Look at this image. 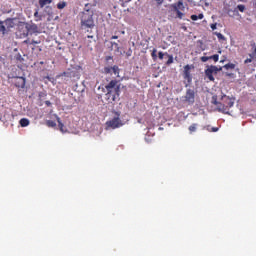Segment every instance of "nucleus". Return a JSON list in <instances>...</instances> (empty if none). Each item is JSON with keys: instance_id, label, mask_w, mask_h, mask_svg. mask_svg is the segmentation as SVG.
<instances>
[{"instance_id": "nucleus-48", "label": "nucleus", "mask_w": 256, "mask_h": 256, "mask_svg": "<svg viewBox=\"0 0 256 256\" xmlns=\"http://www.w3.org/2000/svg\"><path fill=\"white\" fill-rule=\"evenodd\" d=\"M255 53H256V48L254 49Z\"/></svg>"}, {"instance_id": "nucleus-33", "label": "nucleus", "mask_w": 256, "mask_h": 256, "mask_svg": "<svg viewBox=\"0 0 256 256\" xmlns=\"http://www.w3.org/2000/svg\"><path fill=\"white\" fill-rule=\"evenodd\" d=\"M211 29L212 31H215V29H217V24H211Z\"/></svg>"}, {"instance_id": "nucleus-26", "label": "nucleus", "mask_w": 256, "mask_h": 256, "mask_svg": "<svg viewBox=\"0 0 256 256\" xmlns=\"http://www.w3.org/2000/svg\"><path fill=\"white\" fill-rule=\"evenodd\" d=\"M58 9H65V2H60L57 5Z\"/></svg>"}, {"instance_id": "nucleus-29", "label": "nucleus", "mask_w": 256, "mask_h": 256, "mask_svg": "<svg viewBox=\"0 0 256 256\" xmlns=\"http://www.w3.org/2000/svg\"><path fill=\"white\" fill-rule=\"evenodd\" d=\"M104 73H112V67H105Z\"/></svg>"}, {"instance_id": "nucleus-10", "label": "nucleus", "mask_w": 256, "mask_h": 256, "mask_svg": "<svg viewBox=\"0 0 256 256\" xmlns=\"http://www.w3.org/2000/svg\"><path fill=\"white\" fill-rule=\"evenodd\" d=\"M80 49H81V45H79V44H77V43L71 44V47H70L71 53L75 54V53H77V51H79Z\"/></svg>"}, {"instance_id": "nucleus-8", "label": "nucleus", "mask_w": 256, "mask_h": 256, "mask_svg": "<svg viewBox=\"0 0 256 256\" xmlns=\"http://www.w3.org/2000/svg\"><path fill=\"white\" fill-rule=\"evenodd\" d=\"M108 127H112L113 129L119 128L123 125L119 117H115L113 120L107 122Z\"/></svg>"}, {"instance_id": "nucleus-39", "label": "nucleus", "mask_w": 256, "mask_h": 256, "mask_svg": "<svg viewBox=\"0 0 256 256\" xmlns=\"http://www.w3.org/2000/svg\"><path fill=\"white\" fill-rule=\"evenodd\" d=\"M217 131H219V129H212L213 133H217Z\"/></svg>"}, {"instance_id": "nucleus-38", "label": "nucleus", "mask_w": 256, "mask_h": 256, "mask_svg": "<svg viewBox=\"0 0 256 256\" xmlns=\"http://www.w3.org/2000/svg\"><path fill=\"white\" fill-rule=\"evenodd\" d=\"M197 128V125H192V126H190V129H196Z\"/></svg>"}, {"instance_id": "nucleus-5", "label": "nucleus", "mask_w": 256, "mask_h": 256, "mask_svg": "<svg viewBox=\"0 0 256 256\" xmlns=\"http://www.w3.org/2000/svg\"><path fill=\"white\" fill-rule=\"evenodd\" d=\"M83 93H85V85L83 83L76 84L74 89V99H79V97H83Z\"/></svg>"}, {"instance_id": "nucleus-45", "label": "nucleus", "mask_w": 256, "mask_h": 256, "mask_svg": "<svg viewBox=\"0 0 256 256\" xmlns=\"http://www.w3.org/2000/svg\"><path fill=\"white\" fill-rule=\"evenodd\" d=\"M88 37V39H93V36H87Z\"/></svg>"}, {"instance_id": "nucleus-25", "label": "nucleus", "mask_w": 256, "mask_h": 256, "mask_svg": "<svg viewBox=\"0 0 256 256\" xmlns=\"http://www.w3.org/2000/svg\"><path fill=\"white\" fill-rule=\"evenodd\" d=\"M201 61L203 62V63H207V61H209V59H211L210 57H207V56H202L201 58Z\"/></svg>"}, {"instance_id": "nucleus-37", "label": "nucleus", "mask_w": 256, "mask_h": 256, "mask_svg": "<svg viewBox=\"0 0 256 256\" xmlns=\"http://www.w3.org/2000/svg\"><path fill=\"white\" fill-rule=\"evenodd\" d=\"M251 61H252L251 58H248L245 60V63H251Z\"/></svg>"}, {"instance_id": "nucleus-1", "label": "nucleus", "mask_w": 256, "mask_h": 256, "mask_svg": "<svg viewBox=\"0 0 256 256\" xmlns=\"http://www.w3.org/2000/svg\"><path fill=\"white\" fill-rule=\"evenodd\" d=\"M235 104V100L227 95H221L220 102H218V110L221 113L229 115V108Z\"/></svg>"}, {"instance_id": "nucleus-50", "label": "nucleus", "mask_w": 256, "mask_h": 256, "mask_svg": "<svg viewBox=\"0 0 256 256\" xmlns=\"http://www.w3.org/2000/svg\"><path fill=\"white\" fill-rule=\"evenodd\" d=\"M150 132H147V135H149Z\"/></svg>"}, {"instance_id": "nucleus-27", "label": "nucleus", "mask_w": 256, "mask_h": 256, "mask_svg": "<svg viewBox=\"0 0 256 256\" xmlns=\"http://www.w3.org/2000/svg\"><path fill=\"white\" fill-rule=\"evenodd\" d=\"M237 9H239L241 11V13H243V11H245V5L240 4L237 6Z\"/></svg>"}, {"instance_id": "nucleus-41", "label": "nucleus", "mask_w": 256, "mask_h": 256, "mask_svg": "<svg viewBox=\"0 0 256 256\" xmlns=\"http://www.w3.org/2000/svg\"><path fill=\"white\" fill-rule=\"evenodd\" d=\"M112 39H119V36H112Z\"/></svg>"}, {"instance_id": "nucleus-18", "label": "nucleus", "mask_w": 256, "mask_h": 256, "mask_svg": "<svg viewBox=\"0 0 256 256\" xmlns=\"http://www.w3.org/2000/svg\"><path fill=\"white\" fill-rule=\"evenodd\" d=\"M175 7L178 8V11H180V9H185V6H183L182 2H178V4L173 5V10H175Z\"/></svg>"}, {"instance_id": "nucleus-36", "label": "nucleus", "mask_w": 256, "mask_h": 256, "mask_svg": "<svg viewBox=\"0 0 256 256\" xmlns=\"http://www.w3.org/2000/svg\"><path fill=\"white\" fill-rule=\"evenodd\" d=\"M155 53H157V50H154V51L152 52V57H157V55H156Z\"/></svg>"}, {"instance_id": "nucleus-28", "label": "nucleus", "mask_w": 256, "mask_h": 256, "mask_svg": "<svg viewBox=\"0 0 256 256\" xmlns=\"http://www.w3.org/2000/svg\"><path fill=\"white\" fill-rule=\"evenodd\" d=\"M188 3H191L192 5H198L200 0H187Z\"/></svg>"}, {"instance_id": "nucleus-23", "label": "nucleus", "mask_w": 256, "mask_h": 256, "mask_svg": "<svg viewBox=\"0 0 256 256\" xmlns=\"http://www.w3.org/2000/svg\"><path fill=\"white\" fill-rule=\"evenodd\" d=\"M47 126L48 127H55V122L53 120H48L47 121Z\"/></svg>"}, {"instance_id": "nucleus-2", "label": "nucleus", "mask_w": 256, "mask_h": 256, "mask_svg": "<svg viewBox=\"0 0 256 256\" xmlns=\"http://www.w3.org/2000/svg\"><path fill=\"white\" fill-rule=\"evenodd\" d=\"M82 27H88L91 29L92 27H95V22L93 21V14L87 10L82 14L81 18Z\"/></svg>"}, {"instance_id": "nucleus-47", "label": "nucleus", "mask_w": 256, "mask_h": 256, "mask_svg": "<svg viewBox=\"0 0 256 256\" xmlns=\"http://www.w3.org/2000/svg\"><path fill=\"white\" fill-rule=\"evenodd\" d=\"M220 63H225V60H221Z\"/></svg>"}, {"instance_id": "nucleus-15", "label": "nucleus", "mask_w": 256, "mask_h": 256, "mask_svg": "<svg viewBox=\"0 0 256 256\" xmlns=\"http://www.w3.org/2000/svg\"><path fill=\"white\" fill-rule=\"evenodd\" d=\"M189 69H191V67H190L189 65H186V66L184 67L185 79H189V76H190Z\"/></svg>"}, {"instance_id": "nucleus-43", "label": "nucleus", "mask_w": 256, "mask_h": 256, "mask_svg": "<svg viewBox=\"0 0 256 256\" xmlns=\"http://www.w3.org/2000/svg\"><path fill=\"white\" fill-rule=\"evenodd\" d=\"M39 15V12H35L34 17H37Z\"/></svg>"}, {"instance_id": "nucleus-13", "label": "nucleus", "mask_w": 256, "mask_h": 256, "mask_svg": "<svg viewBox=\"0 0 256 256\" xmlns=\"http://www.w3.org/2000/svg\"><path fill=\"white\" fill-rule=\"evenodd\" d=\"M20 126H21V127H29V119H27V118H22V119L20 120Z\"/></svg>"}, {"instance_id": "nucleus-4", "label": "nucleus", "mask_w": 256, "mask_h": 256, "mask_svg": "<svg viewBox=\"0 0 256 256\" xmlns=\"http://www.w3.org/2000/svg\"><path fill=\"white\" fill-rule=\"evenodd\" d=\"M219 71H223V67H217V66H210L206 69L205 75L208 77L209 81H215V78L213 77V73L217 74Z\"/></svg>"}, {"instance_id": "nucleus-22", "label": "nucleus", "mask_w": 256, "mask_h": 256, "mask_svg": "<svg viewBox=\"0 0 256 256\" xmlns=\"http://www.w3.org/2000/svg\"><path fill=\"white\" fill-rule=\"evenodd\" d=\"M112 72L114 73V75H119V67L113 66L112 67Z\"/></svg>"}, {"instance_id": "nucleus-24", "label": "nucleus", "mask_w": 256, "mask_h": 256, "mask_svg": "<svg viewBox=\"0 0 256 256\" xmlns=\"http://www.w3.org/2000/svg\"><path fill=\"white\" fill-rule=\"evenodd\" d=\"M210 59H213V61L217 63V61H219V55L215 54L213 56H210Z\"/></svg>"}, {"instance_id": "nucleus-6", "label": "nucleus", "mask_w": 256, "mask_h": 256, "mask_svg": "<svg viewBox=\"0 0 256 256\" xmlns=\"http://www.w3.org/2000/svg\"><path fill=\"white\" fill-rule=\"evenodd\" d=\"M185 103H189V105L195 103V91L188 89L186 91V95L184 96Z\"/></svg>"}, {"instance_id": "nucleus-46", "label": "nucleus", "mask_w": 256, "mask_h": 256, "mask_svg": "<svg viewBox=\"0 0 256 256\" xmlns=\"http://www.w3.org/2000/svg\"><path fill=\"white\" fill-rule=\"evenodd\" d=\"M57 122L61 124V121L59 120V118H57Z\"/></svg>"}, {"instance_id": "nucleus-20", "label": "nucleus", "mask_w": 256, "mask_h": 256, "mask_svg": "<svg viewBox=\"0 0 256 256\" xmlns=\"http://www.w3.org/2000/svg\"><path fill=\"white\" fill-rule=\"evenodd\" d=\"M214 34L218 37L220 41H225V36H223V34L219 32H215Z\"/></svg>"}, {"instance_id": "nucleus-14", "label": "nucleus", "mask_w": 256, "mask_h": 256, "mask_svg": "<svg viewBox=\"0 0 256 256\" xmlns=\"http://www.w3.org/2000/svg\"><path fill=\"white\" fill-rule=\"evenodd\" d=\"M5 31H7V25H5V22L0 21V33H3V35H5Z\"/></svg>"}, {"instance_id": "nucleus-30", "label": "nucleus", "mask_w": 256, "mask_h": 256, "mask_svg": "<svg viewBox=\"0 0 256 256\" xmlns=\"http://www.w3.org/2000/svg\"><path fill=\"white\" fill-rule=\"evenodd\" d=\"M91 45H95V40L90 41V44H88V47L90 48V51H93V47Z\"/></svg>"}, {"instance_id": "nucleus-34", "label": "nucleus", "mask_w": 256, "mask_h": 256, "mask_svg": "<svg viewBox=\"0 0 256 256\" xmlns=\"http://www.w3.org/2000/svg\"><path fill=\"white\" fill-rule=\"evenodd\" d=\"M155 1H156V3H158V5H163L164 0H155Z\"/></svg>"}, {"instance_id": "nucleus-19", "label": "nucleus", "mask_w": 256, "mask_h": 256, "mask_svg": "<svg viewBox=\"0 0 256 256\" xmlns=\"http://www.w3.org/2000/svg\"><path fill=\"white\" fill-rule=\"evenodd\" d=\"M192 21H197V19H203V14L197 15H192L191 16Z\"/></svg>"}, {"instance_id": "nucleus-31", "label": "nucleus", "mask_w": 256, "mask_h": 256, "mask_svg": "<svg viewBox=\"0 0 256 256\" xmlns=\"http://www.w3.org/2000/svg\"><path fill=\"white\" fill-rule=\"evenodd\" d=\"M171 63H173V57L170 56L167 61V65H171Z\"/></svg>"}, {"instance_id": "nucleus-42", "label": "nucleus", "mask_w": 256, "mask_h": 256, "mask_svg": "<svg viewBox=\"0 0 256 256\" xmlns=\"http://www.w3.org/2000/svg\"><path fill=\"white\" fill-rule=\"evenodd\" d=\"M126 55H127V57H131V53L130 52H127Z\"/></svg>"}, {"instance_id": "nucleus-40", "label": "nucleus", "mask_w": 256, "mask_h": 256, "mask_svg": "<svg viewBox=\"0 0 256 256\" xmlns=\"http://www.w3.org/2000/svg\"><path fill=\"white\" fill-rule=\"evenodd\" d=\"M32 43L34 44V45H38V41H32Z\"/></svg>"}, {"instance_id": "nucleus-3", "label": "nucleus", "mask_w": 256, "mask_h": 256, "mask_svg": "<svg viewBox=\"0 0 256 256\" xmlns=\"http://www.w3.org/2000/svg\"><path fill=\"white\" fill-rule=\"evenodd\" d=\"M106 91H113L117 97H119V91H121V84L117 80H112L108 85H106Z\"/></svg>"}, {"instance_id": "nucleus-49", "label": "nucleus", "mask_w": 256, "mask_h": 256, "mask_svg": "<svg viewBox=\"0 0 256 256\" xmlns=\"http://www.w3.org/2000/svg\"><path fill=\"white\" fill-rule=\"evenodd\" d=\"M212 129H217V128L213 127Z\"/></svg>"}, {"instance_id": "nucleus-12", "label": "nucleus", "mask_w": 256, "mask_h": 256, "mask_svg": "<svg viewBox=\"0 0 256 256\" xmlns=\"http://www.w3.org/2000/svg\"><path fill=\"white\" fill-rule=\"evenodd\" d=\"M4 23L6 25V29H11L14 26L13 19H7L6 21H4Z\"/></svg>"}, {"instance_id": "nucleus-35", "label": "nucleus", "mask_w": 256, "mask_h": 256, "mask_svg": "<svg viewBox=\"0 0 256 256\" xmlns=\"http://www.w3.org/2000/svg\"><path fill=\"white\" fill-rule=\"evenodd\" d=\"M213 101H214L215 105L218 104V102H217V97L213 96Z\"/></svg>"}, {"instance_id": "nucleus-16", "label": "nucleus", "mask_w": 256, "mask_h": 256, "mask_svg": "<svg viewBox=\"0 0 256 256\" xmlns=\"http://www.w3.org/2000/svg\"><path fill=\"white\" fill-rule=\"evenodd\" d=\"M177 13V17L178 19H183V17L185 16V14H183L180 10H178L177 7H174V10Z\"/></svg>"}, {"instance_id": "nucleus-32", "label": "nucleus", "mask_w": 256, "mask_h": 256, "mask_svg": "<svg viewBox=\"0 0 256 256\" xmlns=\"http://www.w3.org/2000/svg\"><path fill=\"white\" fill-rule=\"evenodd\" d=\"M164 56H165V54H164L163 52H159V53H158L159 59H163Z\"/></svg>"}, {"instance_id": "nucleus-11", "label": "nucleus", "mask_w": 256, "mask_h": 256, "mask_svg": "<svg viewBox=\"0 0 256 256\" xmlns=\"http://www.w3.org/2000/svg\"><path fill=\"white\" fill-rule=\"evenodd\" d=\"M51 3H53V0H39V5L41 8L51 5Z\"/></svg>"}, {"instance_id": "nucleus-44", "label": "nucleus", "mask_w": 256, "mask_h": 256, "mask_svg": "<svg viewBox=\"0 0 256 256\" xmlns=\"http://www.w3.org/2000/svg\"><path fill=\"white\" fill-rule=\"evenodd\" d=\"M22 85H25V79H22Z\"/></svg>"}, {"instance_id": "nucleus-21", "label": "nucleus", "mask_w": 256, "mask_h": 256, "mask_svg": "<svg viewBox=\"0 0 256 256\" xmlns=\"http://www.w3.org/2000/svg\"><path fill=\"white\" fill-rule=\"evenodd\" d=\"M112 49H116L117 53L121 54V52L119 51V44H117L116 42L112 43Z\"/></svg>"}, {"instance_id": "nucleus-7", "label": "nucleus", "mask_w": 256, "mask_h": 256, "mask_svg": "<svg viewBox=\"0 0 256 256\" xmlns=\"http://www.w3.org/2000/svg\"><path fill=\"white\" fill-rule=\"evenodd\" d=\"M67 79H72V81H77L79 79L80 74L79 70L77 68H72L71 70H68L66 73Z\"/></svg>"}, {"instance_id": "nucleus-9", "label": "nucleus", "mask_w": 256, "mask_h": 256, "mask_svg": "<svg viewBox=\"0 0 256 256\" xmlns=\"http://www.w3.org/2000/svg\"><path fill=\"white\" fill-rule=\"evenodd\" d=\"M106 92L107 93L105 95V99L108 100V103H113V101H116L118 96L115 93H113V90H110V92L109 90H106Z\"/></svg>"}, {"instance_id": "nucleus-17", "label": "nucleus", "mask_w": 256, "mask_h": 256, "mask_svg": "<svg viewBox=\"0 0 256 256\" xmlns=\"http://www.w3.org/2000/svg\"><path fill=\"white\" fill-rule=\"evenodd\" d=\"M223 68L226 69L227 71H229V69L233 70V69H235V64L228 63V64L224 65Z\"/></svg>"}]
</instances>
